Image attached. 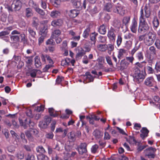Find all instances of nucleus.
<instances>
[{"instance_id": "69168bd1", "label": "nucleus", "mask_w": 160, "mask_h": 160, "mask_svg": "<svg viewBox=\"0 0 160 160\" xmlns=\"http://www.w3.org/2000/svg\"><path fill=\"white\" fill-rule=\"evenodd\" d=\"M126 59L127 61H129L130 63L132 64L133 61L134 60V58L133 57V56L132 55L131 57H127L126 58Z\"/></svg>"}, {"instance_id": "9b49d317", "label": "nucleus", "mask_w": 160, "mask_h": 160, "mask_svg": "<svg viewBox=\"0 0 160 160\" xmlns=\"http://www.w3.org/2000/svg\"><path fill=\"white\" fill-rule=\"evenodd\" d=\"M140 132L142 133L140 134V136L142 139L144 140L148 136L149 131L146 127H143L140 130Z\"/></svg>"}, {"instance_id": "f704fd0d", "label": "nucleus", "mask_w": 160, "mask_h": 160, "mask_svg": "<svg viewBox=\"0 0 160 160\" xmlns=\"http://www.w3.org/2000/svg\"><path fill=\"white\" fill-rule=\"evenodd\" d=\"M37 152L39 153L40 154H43L46 152V151L43 147L41 146H39L36 148Z\"/></svg>"}, {"instance_id": "ddd939ff", "label": "nucleus", "mask_w": 160, "mask_h": 160, "mask_svg": "<svg viewBox=\"0 0 160 160\" xmlns=\"http://www.w3.org/2000/svg\"><path fill=\"white\" fill-rule=\"evenodd\" d=\"M63 21L61 19H58L53 20L51 25L54 27H60L63 24Z\"/></svg>"}, {"instance_id": "2f4dec72", "label": "nucleus", "mask_w": 160, "mask_h": 160, "mask_svg": "<svg viewBox=\"0 0 160 160\" xmlns=\"http://www.w3.org/2000/svg\"><path fill=\"white\" fill-rule=\"evenodd\" d=\"M25 134L29 141H32L33 140V136L29 129L25 132Z\"/></svg>"}, {"instance_id": "72a5a7b5", "label": "nucleus", "mask_w": 160, "mask_h": 160, "mask_svg": "<svg viewBox=\"0 0 160 160\" xmlns=\"http://www.w3.org/2000/svg\"><path fill=\"white\" fill-rule=\"evenodd\" d=\"M35 66L37 68H39L41 65L42 63L40 58L38 56H36L35 58Z\"/></svg>"}, {"instance_id": "7ed1b4c3", "label": "nucleus", "mask_w": 160, "mask_h": 160, "mask_svg": "<svg viewBox=\"0 0 160 160\" xmlns=\"http://www.w3.org/2000/svg\"><path fill=\"white\" fill-rule=\"evenodd\" d=\"M19 121L20 125L22 126L24 129L27 128L28 126L31 128L35 125V123L32 121L29 118H26L24 121L19 118Z\"/></svg>"}, {"instance_id": "338daca9", "label": "nucleus", "mask_w": 160, "mask_h": 160, "mask_svg": "<svg viewBox=\"0 0 160 160\" xmlns=\"http://www.w3.org/2000/svg\"><path fill=\"white\" fill-rule=\"evenodd\" d=\"M74 6L77 8H79L81 6V2L79 1H76L73 2Z\"/></svg>"}, {"instance_id": "393cba45", "label": "nucleus", "mask_w": 160, "mask_h": 160, "mask_svg": "<svg viewBox=\"0 0 160 160\" xmlns=\"http://www.w3.org/2000/svg\"><path fill=\"white\" fill-rule=\"evenodd\" d=\"M61 34V32L60 30H55L52 32L51 38L52 39H55L58 37Z\"/></svg>"}, {"instance_id": "9d476101", "label": "nucleus", "mask_w": 160, "mask_h": 160, "mask_svg": "<svg viewBox=\"0 0 160 160\" xmlns=\"http://www.w3.org/2000/svg\"><path fill=\"white\" fill-rule=\"evenodd\" d=\"M144 84L148 87L153 86L155 84V81L153 77L147 78L145 80Z\"/></svg>"}, {"instance_id": "4d7b16f0", "label": "nucleus", "mask_w": 160, "mask_h": 160, "mask_svg": "<svg viewBox=\"0 0 160 160\" xmlns=\"http://www.w3.org/2000/svg\"><path fill=\"white\" fill-rule=\"evenodd\" d=\"M35 10L37 12L42 16H44L45 14L44 11L39 8V7Z\"/></svg>"}, {"instance_id": "0eeeda50", "label": "nucleus", "mask_w": 160, "mask_h": 160, "mask_svg": "<svg viewBox=\"0 0 160 160\" xmlns=\"http://www.w3.org/2000/svg\"><path fill=\"white\" fill-rule=\"evenodd\" d=\"M116 32L115 30L112 27L108 30V32L107 36L108 38L110 41L113 42L115 40L116 37Z\"/></svg>"}, {"instance_id": "6e6552de", "label": "nucleus", "mask_w": 160, "mask_h": 160, "mask_svg": "<svg viewBox=\"0 0 160 160\" xmlns=\"http://www.w3.org/2000/svg\"><path fill=\"white\" fill-rule=\"evenodd\" d=\"M138 18L135 17L132 20L131 24L130 26V29L131 32L134 33L137 32L138 28Z\"/></svg>"}, {"instance_id": "2eb2a0df", "label": "nucleus", "mask_w": 160, "mask_h": 160, "mask_svg": "<svg viewBox=\"0 0 160 160\" xmlns=\"http://www.w3.org/2000/svg\"><path fill=\"white\" fill-rule=\"evenodd\" d=\"M127 54V50L123 49H120L118 52V58L119 59V61L120 59L123 58L124 55Z\"/></svg>"}, {"instance_id": "4468645a", "label": "nucleus", "mask_w": 160, "mask_h": 160, "mask_svg": "<svg viewBox=\"0 0 160 160\" xmlns=\"http://www.w3.org/2000/svg\"><path fill=\"white\" fill-rule=\"evenodd\" d=\"M98 35V33L95 32L91 33L90 35V39L92 42V45H93L95 46L96 40V37Z\"/></svg>"}, {"instance_id": "4be33fe9", "label": "nucleus", "mask_w": 160, "mask_h": 160, "mask_svg": "<svg viewBox=\"0 0 160 160\" xmlns=\"http://www.w3.org/2000/svg\"><path fill=\"white\" fill-rule=\"evenodd\" d=\"M61 15V12L57 10H53L51 12L50 16L53 18H57L60 17Z\"/></svg>"}, {"instance_id": "a18cd8bd", "label": "nucleus", "mask_w": 160, "mask_h": 160, "mask_svg": "<svg viewBox=\"0 0 160 160\" xmlns=\"http://www.w3.org/2000/svg\"><path fill=\"white\" fill-rule=\"evenodd\" d=\"M29 4L30 6L33 7L35 10L39 7L38 5L33 0H30L29 2Z\"/></svg>"}, {"instance_id": "09e8293b", "label": "nucleus", "mask_w": 160, "mask_h": 160, "mask_svg": "<svg viewBox=\"0 0 160 160\" xmlns=\"http://www.w3.org/2000/svg\"><path fill=\"white\" fill-rule=\"evenodd\" d=\"M53 39L51 38L48 39L46 42V44L47 45H54L55 44V42Z\"/></svg>"}, {"instance_id": "e433bc0d", "label": "nucleus", "mask_w": 160, "mask_h": 160, "mask_svg": "<svg viewBox=\"0 0 160 160\" xmlns=\"http://www.w3.org/2000/svg\"><path fill=\"white\" fill-rule=\"evenodd\" d=\"M107 44H100L98 45L97 47L100 51L102 52H104L106 51Z\"/></svg>"}, {"instance_id": "f8f14e48", "label": "nucleus", "mask_w": 160, "mask_h": 160, "mask_svg": "<svg viewBox=\"0 0 160 160\" xmlns=\"http://www.w3.org/2000/svg\"><path fill=\"white\" fill-rule=\"evenodd\" d=\"M13 29L12 26H9L5 28L4 31L0 32V37L8 35L10 33V31Z\"/></svg>"}, {"instance_id": "37998d69", "label": "nucleus", "mask_w": 160, "mask_h": 160, "mask_svg": "<svg viewBox=\"0 0 160 160\" xmlns=\"http://www.w3.org/2000/svg\"><path fill=\"white\" fill-rule=\"evenodd\" d=\"M38 160H48V158L44 154H39L37 156Z\"/></svg>"}, {"instance_id": "58836bf2", "label": "nucleus", "mask_w": 160, "mask_h": 160, "mask_svg": "<svg viewBox=\"0 0 160 160\" xmlns=\"http://www.w3.org/2000/svg\"><path fill=\"white\" fill-rule=\"evenodd\" d=\"M68 138L70 142H74L76 140L75 135L72 132L69 133L68 134Z\"/></svg>"}, {"instance_id": "6e6d98bb", "label": "nucleus", "mask_w": 160, "mask_h": 160, "mask_svg": "<svg viewBox=\"0 0 160 160\" xmlns=\"http://www.w3.org/2000/svg\"><path fill=\"white\" fill-rule=\"evenodd\" d=\"M37 71L36 69H32L31 71L30 75L31 77L32 78H35L37 75Z\"/></svg>"}, {"instance_id": "39448f33", "label": "nucleus", "mask_w": 160, "mask_h": 160, "mask_svg": "<svg viewBox=\"0 0 160 160\" xmlns=\"http://www.w3.org/2000/svg\"><path fill=\"white\" fill-rule=\"evenodd\" d=\"M156 149L155 148L150 147L145 150V156L150 159L155 158Z\"/></svg>"}, {"instance_id": "13d9d810", "label": "nucleus", "mask_w": 160, "mask_h": 160, "mask_svg": "<svg viewBox=\"0 0 160 160\" xmlns=\"http://www.w3.org/2000/svg\"><path fill=\"white\" fill-rule=\"evenodd\" d=\"M138 148H137V150L138 151V152H141L142 150L143 149L145 148L147 146H148V145H139L140 143L139 142H138Z\"/></svg>"}, {"instance_id": "774afa93", "label": "nucleus", "mask_w": 160, "mask_h": 160, "mask_svg": "<svg viewBox=\"0 0 160 160\" xmlns=\"http://www.w3.org/2000/svg\"><path fill=\"white\" fill-rule=\"evenodd\" d=\"M155 68L157 72H160V61H158L156 62Z\"/></svg>"}, {"instance_id": "79ce46f5", "label": "nucleus", "mask_w": 160, "mask_h": 160, "mask_svg": "<svg viewBox=\"0 0 160 160\" xmlns=\"http://www.w3.org/2000/svg\"><path fill=\"white\" fill-rule=\"evenodd\" d=\"M90 32V28H86L83 32L82 34V36L84 38H87L89 35V33Z\"/></svg>"}, {"instance_id": "cd10ccee", "label": "nucleus", "mask_w": 160, "mask_h": 160, "mask_svg": "<svg viewBox=\"0 0 160 160\" xmlns=\"http://www.w3.org/2000/svg\"><path fill=\"white\" fill-rule=\"evenodd\" d=\"M11 41L13 43H17L20 41L19 36L17 35L10 36Z\"/></svg>"}, {"instance_id": "3c124183", "label": "nucleus", "mask_w": 160, "mask_h": 160, "mask_svg": "<svg viewBox=\"0 0 160 160\" xmlns=\"http://www.w3.org/2000/svg\"><path fill=\"white\" fill-rule=\"evenodd\" d=\"M98 40L101 43H105L107 40V37L106 36H100L98 38Z\"/></svg>"}, {"instance_id": "052dcab7", "label": "nucleus", "mask_w": 160, "mask_h": 160, "mask_svg": "<svg viewBox=\"0 0 160 160\" xmlns=\"http://www.w3.org/2000/svg\"><path fill=\"white\" fill-rule=\"evenodd\" d=\"M146 69L147 72L149 74L153 73L154 71L153 69L151 67L149 66H147L146 67Z\"/></svg>"}, {"instance_id": "864d4df0", "label": "nucleus", "mask_w": 160, "mask_h": 160, "mask_svg": "<svg viewBox=\"0 0 160 160\" xmlns=\"http://www.w3.org/2000/svg\"><path fill=\"white\" fill-rule=\"evenodd\" d=\"M89 12L90 14L92 15L98 13V11L97 10V7L96 6H94L93 8L90 9L89 11Z\"/></svg>"}, {"instance_id": "dca6fc26", "label": "nucleus", "mask_w": 160, "mask_h": 160, "mask_svg": "<svg viewBox=\"0 0 160 160\" xmlns=\"http://www.w3.org/2000/svg\"><path fill=\"white\" fill-rule=\"evenodd\" d=\"M114 8L112 4L108 2L106 4L104 7V10L108 12H113V9Z\"/></svg>"}, {"instance_id": "20e7f679", "label": "nucleus", "mask_w": 160, "mask_h": 160, "mask_svg": "<svg viewBox=\"0 0 160 160\" xmlns=\"http://www.w3.org/2000/svg\"><path fill=\"white\" fill-rule=\"evenodd\" d=\"M135 70L134 79L137 83H139L143 81L145 76L142 73H141L140 70L138 68H136Z\"/></svg>"}, {"instance_id": "e2e57ef3", "label": "nucleus", "mask_w": 160, "mask_h": 160, "mask_svg": "<svg viewBox=\"0 0 160 160\" xmlns=\"http://www.w3.org/2000/svg\"><path fill=\"white\" fill-rule=\"evenodd\" d=\"M52 66L51 65H47L43 68L42 70L43 72H48V69L50 68Z\"/></svg>"}, {"instance_id": "5fc2aeb1", "label": "nucleus", "mask_w": 160, "mask_h": 160, "mask_svg": "<svg viewBox=\"0 0 160 160\" xmlns=\"http://www.w3.org/2000/svg\"><path fill=\"white\" fill-rule=\"evenodd\" d=\"M30 130L33 136H37L38 132L36 129L31 128H30Z\"/></svg>"}, {"instance_id": "aec40b11", "label": "nucleus", "mask_w": 160, "mask_h": 160, "mask_svg": "<svg viewBox=\"0 0 160 160\" xmlns=\"http://www.w3.org/2000/svg\"><path fill=\"white\" fill-rule=\"evenodd\" d=\"M14 8L15 11H18L20 10L22 7V3L19 0H16L14 3Z\"/></svg>"}, {"instance_id": "412c9836", "label": "nucleus", "mask_w": 160, "mask_h": 160, "mask_svg": "<svg viewBox=\"0 0 160 160\" xmlns=\"http://www.w3.org/2000/svg\"><path fill=\"white\" fill-rule=\"evenodd\" d=\"M152 24L153 26V28L156 30L159 26V20L156 16L154 17L152 20Z\"/></svg>"}, {"instance_id": "a878e982", "label": "nucleus", "mask_w": 160, "mask_h": 160, "mask_svg": "<svg viewBox=\"0 0 160 160\" xmlns=\"http://www.w3.org/2000/svg\"><path fill=\"white\" fill-rule=\"evenodd\" d=\"M131 19L130 16H126L124 17L122 20V22L126 27H128L130 23Z\"/></svg>"}, {"instance_id": "c9c22d12", "label": "nucleus", "mask_w": 160, "mask_h": 160, "mask_svg": "<svg viewBox=\"0 0 160 160\" xmlns=\"http://www.w3.org/2000/svg\"><path fill=\"white\" fill-rule=\"evenodd\" d=\"M140 48V45H138L137 43L135 44L134 47L131 50L130 53L131 55L133 56L136 52Z\"/></svg>"}, {"instance_id": "f3484780", "label": "nucleus", "mask_w": 160, "mask_h": 160, "mask_svg": "<svg viewBox=\"0 0 160 160\" xmlns=\"http://www.w3.org/2000/svg\"><path fill=\"white\" fill-rule=\"evenodd\" d=\"M106 28V25L104 24H102L98 28V31L100 34L104 35L107 32Z\"/></svg>"}, {"instance_id": "0e129e2a", "label": "nucleus", "mask_w": 160, "mask_h": 160, "mask_svg": "<svg viewBox=\"0 0 160 160\" xmlns=\"http://www.w3.org/2000/svg\"><path fill=\"white\" fill-rule=\"evenodd\" d=\"M51 121V118L48 116H46L44 118V121L46 123V124H49Z\"/></svg>"}, {"instance_id": "ea45409f", "label": "nucleus", "mask_w": 160, "mask_h": 160, "mask_svg": "<svg viewBox=\"0 0 160 160\" xmlns=\"http://www.w3.org/2000/svg\"><path fill=\"white\" fill-rule=\"evenodd\" d=\"M15 156L18 159H22L24 158V152L22 151H20L17 152L15 155Z\"/></svg>"}, {"instance_id": "7c9ffc66", "label": "nucleus", "mask_w": 160, "mask_h": 160, "mask_svg": "<svg viewBox=\"0 0 160 160\" xmlns=\"http://www.w3.org/2000/svg\"><path fill=\"white\" fill-rule=\"evenodd\" d=\"M140 16L139 18V22H144L146 21V18L144 17V14L143 13V10L142 8H141L140 12Z\"/></svg>"}, {"instance_id": "c85d7f7f", "label": "nucleus", "mask_w": 160, "mask_h": 160, "mask_svg": "<svg viewBox=\"0 0 160 160\" xmlns=\"http://www.w3.org/2000/svg\"><path fill=\"white\" fill-rule=\"evenodd\" d=\"M126 141L128 142L130 144L134 143L136 145L137 143H138L137 141L135 139L134 137L133 136H129V138H126Z\"/></svg>"}, {"instance_id": "8fccbe9b", "label": "nucleus", "mask_w": 160, "mask_h": 160, "mask_svg": "<svg viewBox=\"0 0 160 160\" xmlns=\"http://www.w3.org/2000/svg\"><path fill=\"white\" fill-rule=\"evenodd\" d=\"M25 160H35V156L32 154H30V152H29Z\"/></svg>"}, {"instance_id": "b1692460", "label": "nucleus", "mask_w": 160, "mask_h": 160, "mask_svg": "<svg viewBox=\"0 0 160 160\" xmlns=\"http://www.w3.org/2000/svg\"><path fill=\"white\" fill-rule=\"evenodd\" d=\"M84 76L86 77V79L88 80V82H92L93 81L94 77L91 75L89 72H86L85 73V74L84 75Z\"/></svg>"}, {"instance_id": "49530a36", "label": "nucleus", "mask_w": 160, "mask_h": 160, "mask_svg": "<svg viewBox=\"0 0 160 160\" xmlns=\"http://www.w3.org/2000/svg\"><path fill=\"white\" fill-rule=\"evenodd\" d=\"M132 45V42L131 40L127 41L125 44V47L128 49L131 48Z\"/></svg>"}, {"instance_id": "de8ad7c7", "label": "nucleus", "mask_w": 160, "mask_h": 160, "mask_svg": "<svg viewBox=\"0 0 160 160\" xmlns=\"http://www.w3.org/2000/svg\"><path fill=\"white\" fill-rule=\"evenodd\" d=\"M98 148V146L96 144L93 145L91 148V151L93 153H95Z\"/></svg>"}, {"instance_id": "1a4fd4ad", "label": "nucleus", "mask_w": 160, "mask_h": 160, "mask_svg": "<svg viewBox=\"0 0 160 160\" xmlns=\"http://www.w3.org/2000/svg\"><path fill=\"white\" fill-rule=\"evenodd\" d=\"M87 144L86 143H81L78 147V151L79 154L82 155L86 153L87 152Z\"/></svg>"}, {"instance_id": "c756f323", "label": "nucleus", "mask_w": 160, "mask_h": 160, "mask_svg": "<svg viewBox=\"0 0 160 160\" xmlns=\"http://www.w3.org/2000/svg\"><path fill=\"white\" fill-rule=\"evenodd\" d=\"M39 20L37 18L34 17L32 19V27L37 28L39 25Z\"/></svg>"}, {"instance_id": "5701e85b", "label": "nucleus", "mask_w": 160, "mask_h": 160, "mask_svg": "<svg viewBox=\"0 0 160 160\" xmlns=\"http://www.w3.org/2000/svg\"><path fill=\"white\" fill-rule=\"evenodd\" d=\"M84 54H85L84 50L81 48L80 49L78 50V52L76 55L75 58L77 59H80Z\"/></svg>"}, {"instance_id": "bb28decb", "label": "nucleus", "mask_w": 160, "mask_h": 160, "mask_svg": "<svg viewBox=\"0 0 160 160\" xmlns=\"http://www.w3.org/2000/svg\"><path fill=\"white\" fill-rule=\"evenodd\" d=\"M136 58L139 61H142L144 59V57L142 51L138 52L135 55Z\"/></svg>"}, {"instance_id": "c03bdc74", "label": "nucleus", "mask_w": 160, "mask_h": 160, "mask_svg": "<svg viewBox=\"0 0 160 160\" xmlns=\"http://www.w3.org/2000/svg\"><path fill=\"white\" fill-rule=\"evenodd\" d=\"M105 58L107 63L108 65L111 67H113V63L112 62L111 57L108 55H106L105 56Z\"/></svg>"}, {"instance_id": "f257e3e1", "label": "nucleus", "mask_w": 160, "mask_h": 160, "mask_svg": "<svg viewBox=\"0 0 160 160\" xmlns=\"http://www.w3.org/2000/svg\"><path fill=\"white\" fill-rule=\"evenodd\" d=\"M156 34L154 32H149L145 34L144 38V43L146 45L150 46L152 45L156 39Z\"/></svg>"}, {"instance_id": "6ab92c4d", "label": "nucleus", "mask_w": 160, "mask_h": 160, "mask_svg": "<svg viewBox=\"0 0 160 160\" xmlns=\"http://www.w3.org/2000/svg\"><path fill=\"white\" fill-rule=\"evenodd\" d=\"M48 112L51 116L53 117H56L59 115L58 111H56L52 108H48Z\"/></svg>"}, {"instance_id": "a19ab883", "label": "nucleus", "mask_w": 160, "mask_h": 160, "mask_svg": "<svg viewBox=\"0 0 160 160\" xmlns=\"http://www.w3.org/2000/svg\"><path fill=\"white\" fill-rule=\"evenodd\" d=\"M144 9L145 11V18H149L151 15V12L150 11L148 10V7L147 4L144 6Z\"/></svg>"}, {"instance_id": "473e14b6", "label": "nucleus", "mask_w": 160, "mask_h": 160, "mask_svg": "<svg viewBox=\"0 0 160 160\" xmlns=\"http://www.w3.org/2000/svg\"><path fill=\"white\" fill-rule=\"evenodd\" d=\"M28 31L29 35L32 38H35L36 36V33L35 31L30 27L28 28Z\"/></svg>"}, {"instance_id": "680f3d73", "label": "nucleus", "mask_w": 160, "mask_h": 160, "mask_svg": "<svg viewBox=\"0 0 160 160\" xmlns=\"http://www.w3.org/2000/svg\"><path fill=\"white\" fill-rule=\"evenodd\" d=\"M122 41V38L121 36L120 35H118V36L117 39V46L119 47L121 44Z\"/></svg>"}, {"instance_id": "603ef678", "label": "nucleus", "mask_w": 160, "mask_h": 160, "mask_svg": "<svg viewBox=\"0 0 160 160\" xmlns=\"http://www.w3.org/2000/svg\"><path fill=\"white\" fill-rule=\"evenodd\" d=\"M26 15L27 17L31 16L32 15L31 9L29 8H27L26 9Z\"/></svg>"}, {"instance_id": "bf43d9fd", "label": "nucleus", "mask_w": 160, "mask_h": 160, "mask_svg": "<svg viewBox=\"0 0 160 160\" xmlns=\"http://www.w3.org/2000/svg\"><path fill=\"white\" fill-rule=\"evenodd\" d=\"M21 42H25L27 41V37L24 33L20 34Z\"/></svg>"}, {"instance_id": "a211bd4d", "label": "nucleus", "mask_w": 160, "mask_h": 160, "mask_svg": "<svg viewBox=\"0 0 160 160\" xmlns=\"http://www.w3.org/2000/svg\"><path fill=\"white\" fill-rule=\"evenodd\" d=\"M79 13V11L77 9H73L70 11L68 14L70 18H73L76 17Z\"/></svg>"}, {"instance_id": "f03ea898", "label": "nucleus", "mask_w": 160, "mask_h": 160, "mask_svg": "<svg viewBox=\"0 0 160 160\" xmlns=\"http://www.w3.org/2000/svg\"><path fill=\"white\" fill-rule=\"evenodd\" d=\"M113 12L121 16L124 15L125 13L124 7L120 2H117L114 5Z\"/></svg>"}, {"instance_id": "423d86ee", "label": "nucleus", "mask_w": 160, "mask_h": 160, "mask_svg": "<svg viewBox=\"0 0 160 160\" xmlns=\"http://www.w3.org/2000/svg\"><path fill=\"white\" fill-rule=\"evenodd\" d=\"M148 25L146 21L139 22L138 29V32L141 34L146 32L149 29Z\"/></svg>"}, {"instance_id": "4c0bfd02", "label": "nucleus", "mask_w": 160, "mask_h": 160, "mask_svg": "<svg viewBox=\"0 0 160 160\" xmlns=\"http://www.w3.org/2000/svg\"><path fill=\"white\" fill-rule=\"evenodd\" d=\"M114 47L113 45L112 44H108L107 45L106 50H108V53L110 55L111 52L114 50Z\"/></svg>"}]
</instances>
